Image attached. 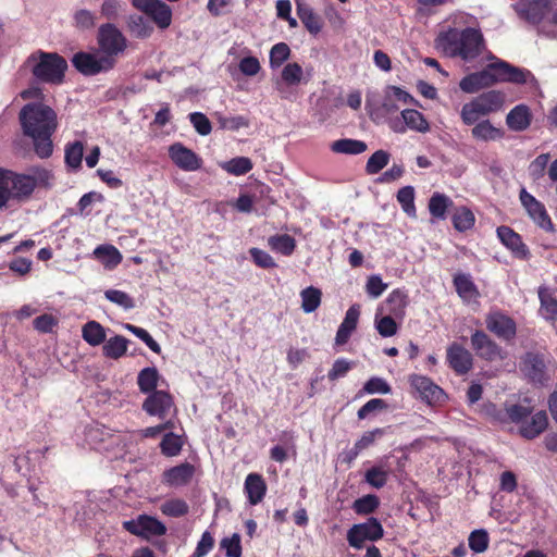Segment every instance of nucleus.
Wrapping results in <instances>:
<instances>
[{
    "mask_svg": "<svg viewBox=\"0 0 557 557\" xmlns=\"http://www.w3.org/2000/svg\"><path fill=\"white\" fill-rule=\"evenodd\" d=\"M380 505L377 496L369 494L356 499L352 504V509L358 515L372 513Z\"/></svg>",
    "mask_w": 557,
    "mask_h": 557,
    "instance_id": "obj_51",
    "label": "nucleus"
},
{
    "mask_svg": "<svg viewBox=\"0 0 557 557\" xmlns=\"http://www.w3.org/2000/svg\"><path fill=\"white\" fill-rule=\"evenodd\" d=\"M123 327L141 339L153 352L160 354V345L151 337V335L143 327L125 323Z\"/></svg>",
    "mask_w": 557,
    "mask_h": 557,
    "instance_id": "obj_56",
    "label": "nucleus"
},
{
    "mask_svg": "<svg viewBox=\"0 0 557 557\" xmlns=\"http://www.w3.org/2000/svg\"><path fill=\"white\" fill-rule=\"evenodd\" d=\"M268 245L272 250L289 256L296 247V242L292 236L283 234L269 237Z\"/></svg>",
    "mask_w": 557,
    "mask_h": 557,
    "instance_id": "obj_41",
    "label": "nucleus"
},
{
    "mask_svg": "<svg viewBox=\"0 0 557 557\" xmlns=\"http://www.w3.org/2000/svg\"><path fill=\"white\" fill-rule=\"evenodd\" d=\"M160 380V373L154 367L144 368L138 372L137 375V385L141 393L151 394L156 392Z\"/></svg>",
    "mask_w": 557,
    "mask_h": 557,
    "instance_id": "obj_28",
    "label": "nucleus"
},
{
    "mask_svg": "<svg viewBox=\"0 0 557 557\" xmlns=\"http://www.w3.org/2000/svg\"><path fill=\"white\" fill-rule=\"evenodd\" d=\"M214 546V539L209 531L202 533L193 557H205Z\"/></svg>",
    "mask_w": 557,
    "mask_h": 557,
    "instance_id": "obj_64",
    "label": "nucleus"
},
{
    "mask_svg": "<svg viewBox=\"0 0 557 557\" xmlns=\"http://www.w3.org/2000/svg\"><path fill=\"white\" fill-rule=\"evenodd\" d=\"M24 135L32 138L36 154L49 158L53 151L52 134L58 127L57 113L42 102L27 103L18 114Z\"/></svg>",
    "mask_w": 557,
    "mask_h": 557,
    "instance_id": "obj_1",
    "label": "nucleus"
},
{
    "mask_svg": "<svg viewBox=\"0 0 557 557\" xmlns=\"http://www.w3.org/2000/svg\"><path fill=\"white\" fill-rule=\"evenodd\" d=\"M123 528L129 533L146 540L166 533L164 523L148 515H140L136 519L124 521Z\"/></svg>",
    "mask_w": 557,
    "mask_h": 557,
    "instance_id": "obj_8",
    "label": "nucleus"
},
{
    "mask_svg": "<svg viewBox=\"0 0 557 557\" xmlns=\"http://www.w3.org/2000/svg\"><path fill=\"white\" fill-rule=\"evenodd\" d=\"M472 137L476 140L493 141L504 136L500 128L495 127L488 120H483L471 129Z\"/></svg>",
    "mask_w": 557,
    "mask_h": 557,
    "instance_id": "obj_29",
    "label": "nucleus"
},
{
    "mask_svg": "<svg viewBox=\"0 0 557 557\" xmlns=\"http://www.w3.org/2000/svg\"><path fill=\"white\" fill-rule=\"evenodd\" d=\"M73 18L75 27L81 30L91 29L96 24V14L86 9L77 10Z\"/></svg>",
    "mask_w": 557,
    "mask_h": 557,
    "instance_id": "obj_59",
    "label": "nucleus"
},
{
    "mask_svg": "<svg viewBox=\"0 0 557 557\" xmlns=\"http://www.w3.org/2000/svg\"><path fill=\"white\" fill-rule=\"evenodd\" d=\"M82 337L90 346H99L107 338L106 329L97 321H88L82 327Z\"/></svg>",
    "mask_w": 557,
    "mask_h": 557,
    "instance_id": "obj_30",
    "label": "nucleus"
},
{
    "mask_svg": "<svg viewBox=\"0 0 557 557\" xmlns=\"http://www.w3.org/2000/svg\"><path fill=\"white\" fill-rule=\"evenodd\" d=\"M359 315L360 306L358 304L350 306L349 309L346 311L345 318L337 330L335 336L336 345H344L348 342L351 333L357 327Z\"/></svg>",
    "mask_w": 557,
    "mask_h": 557,
    "instance_id": "obj_22",
    "label": "nucleus"
},
{
    "mask_svg": "<svg viewBox=\"0 0 557 557\" xmlns=\"http://www.w3.org/2000/svg\"><path fill=\"white\" fill-rule=\"evenodd\" d=\"M495 83L494 72L491 69V65L481 72L472 73L463 77L459 87L462 91L468 94H473L479 91L482 88L488 87Z\"/></svg>",
    "mask_w": 557,
    "mask_h": 557,
    "instance_id": "obj_19",
    "label": "nucleus"
},
{
    "mask_svg": "<svg viewBox=\"0 0 557 557\" xmlns=\"http://www.w3.org/2000/svg\"><path fill=\"white\" fill-rule=\"evenodd\" d=\"M331 149L336 153L359 154L366 151L367 145L357 139H339L332 143Z\"/></svg>",
    "mask_w": 557,
    "mask_h": 557,
    "instance_id": "obj_38",
    "label": "nucleus"
},
{
    "mask_svg": "<svg viewBox=\"0 0 557 557\" xmlns=\"http://www.w3.org/2000/svg\"><path fill=\"white\" fill-rule=\"evenodd\" d=\"M26 65L38 81L49 84H60L67 69L66 61L58 53L44 51L32 53Z\"/></svg>",
    "mask_w": 557,
    "mask_h": 557,
    "instance_id": "obj_4",
    "label": "nucleus"
},
{
    "mask_svg": "<svg viewBox=\"0 0 557 557\" xmlns=\"http://www.w3.org/2000/svg\"><path fill=\"white\" fill-rule=\"evenodd\" d=\"M97 41L104 58H109L114 66L116 59L127 47L125 36L113 24H103L98 29Z\"/></svg>",
    "mask_w": 557,
    "mask_h": 557,
    "instance_id": "obj_5",
    "label": "nucleus"
},
{
    "mask_svg": "<svg viewBox=\"0 0 557 557\" xmlns=\"http://www.w3.org/2000/svg\"><path fill=\"white\" fill-rule=\"evenodd\" d=\"M281 82L287 86H297L306 82L302 66L297 62L285 64L281 72Z\"/></svg>",
    "mask_w": 557,
    "mask_h": 557,
    "instance_id": "obj_35",
    "label": "nucleus"
},
{
    "mask_svg": "<svg viewBox=\"0 0 557 557\" xmlns=\"http://www.w3.org/2000/svg\"><path fill=\"white\" fill-rule=\"evenodd\" d=\"M195 468L188 462L181 463L163 472V483L169 486H182L193 478Z\"/></svg>",
    "mask_w": 557,
    "mask_h": 557,
    "instance_id": "obj_23",
    "label": "nucleus"
},
{
    "mask_svg": "<svg viewBox=\"0 0 557 557\" xmlns=\"http://www.w3.org/2000/svg\"><path fill=\"white\" fill-rule=\"evenodd\" d=\"M374 324L377 333L383 337H391L398 330L397 323L391 315L379 317V313H376Z\"/></svg>",
    "mask_w": 557,
    "mask_h": 557,
    "instance_id": "obj_53",
    "label": "nucleus"
},
{
    "mask_svg": "<svg viewBox=\"0 0 557 557\" xmlns=\"http://www.w3.org/2000/svg\"><path fill=\"white\" fill-rule=\"evenodd\" d=\"M220 545L222 549H225L226 557L242 556L240 535L238 533H234L230 537H224Z\"/></svg>",
    "mask_w": 557,
    "mask_h": 557,
    "instance_id": "obj_60",
    "label": "nucleus"
},
{
    "mask_svg": "<svg viewBox=\"0 0 557 557\" xmlns=\"http://www.w3.org/2000/svg\"><path fill=\"white\" fill-rule=\"evenodd\" d=\"M509 420L513 423L521 424L532 413V408L523 405H510L506 408Z\"/></svg>",
    "mask_w": 557,
    "mask_h": 557,
    "instance_id": "obj_62",
    "label": "nucleus"
},
{
    "mask_svg": "<svg viewBox=\"0 0 557 557\" xmlns=\"http://www.w3.org/2000/svg\"><path fill=\"white\" fill-rule=\"evenodd\" d=\"M389 469L381 463L367 470L364 481L374 488L383 487L388 480Z\"/></svg>",
    "mask_w": 557,
    "mask_h": 557,
    "instance_id": "obj_40",
    "label": "nucleus"
},
{
    "mask_svg": "<svg viewBox=\"0 0 557 557\" xmlns=\"http://www.w3.org/2000/svg\"><path fill=\"white\" fill-rule=\"evenodd\" d=\"M474 222L475 218L473 212L466 207L457 208L453 215V224L459 232H466L472 228Z\"/></svg>",
    "mask_w": 557,
    "mask_h": 557,
    "instance_id": "obj_44",
    "label": "nucleus"
},
{
    "mask_svg": "<svg viewBox=\"0 0 557 557\" xmlns=\"http://www.w3.org/2000/svg\"><path fill=\"white\" fill-rule=\"evenodd\" d=\"M485 322L486 327L499 338L509 341L516 335L515 321L500 312L490 313Z\"/></svg>",
    "mask_w": 557,
    "mask_h": 557,
    "instance_id": "obj_16",
    "label": "nucleus"
},
{
    "mask_svg": "<svg viewBox=\"0 0 557 557\" xmlns=\"http://www.w3.org/2000/svg\"><path fill=\"white\" fill-rule=\"evenodd\" d=\"M297 4V14L305 25V27L311 33V34H318L321 28V22L319 17L313 13V11L306 5L300 0H296Z\"/></svg>",
    "mask_w": 557,
    "mask_h": 557,
    "instance_id": "obj_34",
    "label": "nucleus"
},
{
    "mask_svg": "<svg viewBox=\"0 0 557 557\" xmlns=\"http://www.w3.org/2000/svg\"><path fill=\"white\" fill-rule=\"evenodd\" d=\"M539 298L541 301V314L544 319L549 321L557 320V299L545 287H540Z\"/></svg>",
    "mask_w": 557,
    "mask_h": 557,
    "instance_id": "obj_32",
    "label": "nucleus"
},
{
    "mask_svg": "<svg viewBox=\"0 0 557 557\" xmlns=\"http://www.w3.org/2000/svg\"><path fill=\"white\" fill-rule=\"evenodd\" d=\"M169 156L176 166L187 172L197 171L202 164V160L194 151L180 143L170 146Z\"/></svg>",
    "mask_w": 557,
    "mask_h": 557,
    "instance_id": "obj_10",
    "label": "nucleus"
},
{
    "mask_svg": "<svg viewBox=\"0 0 557 557\" xmlns=\"http://www.w3.org/2000/svg\"><path fill=\"white\" fill-rule=\"evenodd\" d=\"M520 200L523 207L527 209L531 219L542 228L552 230L553 223L546 213L544 206L537 201L532 195L527 193L525 189L520 191Z\"/></svg>",
    "mask_w": 557,
    "mask_h": 557,
    "instance_id": "obj_15",
    "label": "nucleus"
},
{
    "mask_svg": "<svg viewBox=\"0 0 557 557\" xmlns=\"http://www.w3.org/2000/svg\"><path fill=\"white\" fill-rule=\"evenodd\" d=\"M300 297L301 309L306 313H311L319 308L321 304L322 293L319 288L309 286L301 290Z\"/></svg>",
    "mask_w": 557,
    "mask_h": 557,
    "instance_id": "obj_39",
    "label": "nucleus"
},
{
    "mask_svg": "<svg viewBox=\"0 0 557 557\" xmlns=\"http://www.w3.org/2000/svg\"><path fill=\"white\" fill-rule=\"evenodd\" d=\"M548 425V418L545 411L531 413L530 419H525L519 428V434L527 438L533 440L542 434Z\"/></svg>",
    "mask_w": 557,
    "mask_h": 557,
    "instance_id": "obj_21",
    "label": "nucleus"
},
{
    "mask_svg": "<svg viewBox=\"0 0 557 557\" xmlns=\"http://www.w3.org/2000/svg\"><path fill=\"white\" fill-rule=\"evenodd\" d=\"M132 3L147 14L159 28L165 29L171 25L172 10L161 0H132Z\"/></svg>",
    "mask_w": 557,
    "mask_h": 557,
    "instance_id": "obj_9",
    "label": "nucleus"
},
{
    "mask_svg": "<svg viewBox=\"0 0 557 557\" xmlns=\"http://www.w3.org/2000/svg\"><path fill=\"white\" fill-rule=\"evenodd\" d=\"M84 146L82 141H74L65 148V162L73 169H78L82 164Z\"/></svg>",
    "mask_w": 557,
    "mask_h": 557,
    "instance_id": "obj_52",
    "label": "nucleus"
},
{
    "mask_svg": "<svg viewBox=\"0 0 557 557\" xmlns=\"http://www.w3.org/2000/svg\"><path fill=\"white\" fill-rule=\"evenodd\" d=\"M74 67L84 75H97L108 72L114 66L109 58H104L100 50L94 52H77L72 58Z\"/></svg>",
    "mask_w": 557,
    "mask_h": 557,
    "instance_id": "obj_6",
    "label": "nucleus"
},
{
    "mask_svg": "<svg viewBox=\"0 0 557 557\" xmlns=\"http://www.w3.org/2000/svg\"><path fill=\"white\" fill-rule=\"evenodd\" d=\"M245 492L251 505L259 504L267 492L263 478L258 473H249L245 480Z\"/></svg>",
    "mask_w": 557,
    "mask_h": 557,
    "instance_id": "obj_25",
    "label": "nucleus"
},
{
    "mask_svg": "<svg viewBox=\"0 0 557 557\" xmlns=\"http://www.w3.org/2000/svg\"><path fill=\"white\" fill-rule=\"evenodd\" d=\"M94 256L108 269L115 268L122 261L121 252L112 245H100L96 247Z\"/></svg>",
    "mask_w": 557,
    "mask_h": 557,
    "instance_id": "obj_31",
    "label": "nucleus"
},
{
    "mask_svg": "<svg viewBox=\"0 0 557 557\" xmlns=\"http://www.w3.org/2000/svg\"><path fill=\"white\" fill-rule=\"evenodd\" d=\"M219 125L228 131H238L239 128L247 127L249 125L248 119L243 115H234V116H218Z\"/></svg>",
    "mask_w": 557,
    "mask_h": 557,
    "instance_id": "obj_61",
    "label": "nucleus"
},
{
    "mask_svg": "<svg viewBox=\"0 0 557 557\" xmlns=\"http://www.w3.org/2000/svg\"><path fill=\"white\" fill-rule=\"evenodd\" d=\"M454 284L458 295L466 301H471L479 295L476 287L469 275H456L454 278Z\"/></svg>",
    "mask_w": 557,
    "mask_h": 557,
    "instance_id": "obj_36",
    "label": "nucleus"
},
{
    "mask_svg": "<svg viewBox=\"0 0 557 557\" xmlns=\"http://www.w3.org/2000/svg\"><path fill=\"white\" fill-rule=\"evenodd\" d=\"M491 69L494 72L495 82L523 84L531 76L529 71L515 67L503 61L491 64Z\"/></svg>",
    "mask_w": 557,
    "mask_h": 557,
    "instance_id": "obj_17",
    "label": "nucleus"
},
{
    "mask_svg": "<svg viewBox=\"0 0 557 557\" xmlns=\"http://www.w3.org/2000/svg\"><path fill=\"white\" fill-rule=\"evenodd\" d=\"M410 384L422 400L429 405L441 403L445 396L443 389L423 375H411Z\"/></svg>",
    "mask_w": 557,
    "mask_h": 557,
    "instance_id": "obj_11",
    "label": "nucleus"
},
{
    "mask_svg": "<svg viewBox=\"0 0 557 557\" xmlns=\"http://www.w3.org/2000/svg\"><path fill=\"white\" fill-rule=\"evenodd\" d=\"M471 344L476 354L483 359L495 360L503 358L500 347L481 331H476L471 336Z\"/></svg>",
    "mask_w": 557,
    "mask_h": 557,
    "instance_id": "obj_18",
    "label": "nucleus"
},
{
    "mask_svg": "<svg viewBox=\"0 0 557 557\" xmlns=\"http://www.w3.org/2000/svg\"><path fill=\"white\" fill-rule=\"evenodd\" d=\"M220 166L227 173L239 176L248 173L252 169V162L247 157H236L221 163Z\"/></svg>",
    "mask_w": 557,
    "mask_h": 557,
    "instance_id": "obj_43",
    "label": "nucleus"
},
{
    "mask_svg": "<svg viewBox=\"0 0 557 557\" xmlns=\"http://www.w3.org/2000/svg\"><path fill=\"white\" fill-rule=\"evenodd\" d=\"M52 181V173L44 168H33L27 173L0 169V209L11 201L29 200L37 187H50Z\"/></svg>",
    "mask_w": 557,
    "mask_h": 557,
    "instance_id": "obj_2",
    "label": "nucleus"
},
{
    "mask_svg": "<svg viewBox=\"0 0 557 557\" xmlns=\"http://www.w3.org/2000/svg\"><path fill=\"white\" fill-rule=\"evenodd\" d=\"M468 542L474 553H483L488 547V534L485 530H475L470 533Z\"/></svg>",
    "mask_w": 557,
    "mask_h": 557,
    "instance_id": "obj_58",
    "label": "nucleus"
},
{
    "mask_svg": "<svg viewBox=\"0 0 557 557\" xmlns=\"http://www.w3.org/2000/svg\"><path fill=\"white\" fill-rule=\"evenodd\" d=\"M160 446L162 454L169 457H173L180 454L183 446V442L178 435H175L174 433L170 432L164 435Z\"/></svg>",
    "mask_w": 557,
    "mask_h": 557,
    "instance_id": "obj_54",
    "label": "nucleus"
},
{
    "mask_svg": "<svg viewBox=\"0 0 557 557\" xmlns=\"http://www.w3.org/2000/svg\"><path fill=\"white\" fill-rule=\"evenodd\" d=\"M523 370L532 380H540L545 370L543 356L535 352H528L523 358Z\"/></svg>",
    "mask_w": 557,
    "mask_h": 557,
    "instance_id": "obj_33",
    "label": "nucleus"
},
{
    "mask_svg": "<svg viewBox=\"0 0 557 557\" xmlns=\"http://www.w3.org/2000/svg\"><path fill=\"white\" fill-rule=\"evenodd\" d=\"M447 362L457 374H466L472 369L473 358L471 352L457 343L447 348Z\"/></svg>",
    "mask_w": 557,
    "mask_h": 557,
    "instance_id": "obj_14",
    "label": "nucleus"
},
{
    "mask_svg": "<svg viewBox=\"0 0 557 557\" xmlns=\"http://www.w3.org/2000/svg\"><path fill=\"white\" fill-rule=\"evenodd\" d=\"M127 24L131 34L136 38H147L153 32V27L149 21L140 15H131Z\"/></svg>",
    "mask_w": 557,
    "mask_h": 557,
    "instance_id": "obj_42",
    "label": "nucleus"
},
{
    "mask_svg": "<svg viewBox=\"0 0 557 557\" xmlns=\"http://www.w3.org/2000/svg\"><path fill=\"white\" fill-rule=\"evenodd\" d=\"M483 47V38L480 30L474 28H466L461 32L450 29L437 39V48L446 55L461 57L470 60L480 54Z\"/></svg>",
    "mask_w": 557,
    "mask_h": 557,
    "instance_id": "obj_3",
    "label": "nucleus"
},
{
    "mask_svg": "<svg viewBox=\"0 0 557 557\" xmlns=\"http://www.w3.org/2000/svg\"><path fill=\"white\" fill-rule=\"evenodd\" d=\"M238 69L246 76H256L260 72L261 65L256 57L248 55L239 61Z\"/></svg>",
    "mask_w": 557,
    "mask_h": 557,
    "instance_id": "obj_63",
    "label": "nucleus"
},
{
    "mask_svg": "<svg viewBox=\"0 0 557 557\" xmlns=\"http://www.w3.org/2000/svg\"><path fill=\"white\" fill-rule=\"evenodd\" d=\"M389 154L384 150L375 151L367 162V172L369 174H376L388 163Z\"/></svg>",
    "mask_w": 557,
    "mask_h": 557,
    "instance_id": "obj_57",
    "label": "nucleus"
},
{
    "mask_svg": "<svg viewBox=\"0 0 557 557\" xmlns=\"http://www.w3.org/2000/svg\"><path fill=\"white\" fill-rule=\"evenodd\" d=\"M451 203V200L446 195L435 193L430 198L429 211L434 218L445 219L446 210Z\"/></svg>",
    "mask_w": 557,
    "mask_h": 557,
    "instance_id": "obj_47",
    "label": "nucleus"
},
{
    "mask_svg": "<svg viewBox=\"0 0 557 557\" xmlns=\"http://www.w3.org/2000/svg\"><path fill=\"white\" fill-rule=\"evenodd\" d=\"M384 535L381 522L375 518H370L367 522L354 524L347 532L349 545L356 549H361L366 541H377Z\"/></svg>",
    "mask_w": 557,
    "mask_h": 557,
    "instance_id": "obj_7",
    "label": "nucleus"
},
{
    "mask_svg": "<svg viewBox=\"0 0 557 557\" xmlns=\"http://www.w3.org/2000/svg\"><path fill=\"white\" fill-rule=\"evenodd\" d=\"M532 115L524 104H518L506 116L507 126L515 132L527 129L531 124Z\"/></svg>",
    "mask_w": 557,
    "mask_h": 557,
    "instance_id": "obj_24",
    "label": "nucleus"
},
{
    "mask_svg": "<svg viewBox=\"0 0 557 557\" xmlns=\"http://www.w3.org/2000/svg\"><path fill=\"white\" fill-rule=\"evenodd\" d=\"M497 237L505 245L515 257L519 259H528L529 250L527 246L522 243V239L519 234L513 232L508 226H499L497 228Z\"/></svg>",
    "mask_w": 557,
    "mask_h": 557,
    "instance_id": "obj_20",
    "label": "nucleus"
},
{
    "mask_svg": "<svg viewBox=\"0 0 557 557\" xmlns=\"http://www.w3.org/2000/svg\"><path fill=\"white\" fill-rule=\"evenodd\" d=\"M385 433L386 429L382 428H376L374 430L364 432L362 436L354 445V456H358L360 451L373 445L375 441L381 438Z\"/></svg>",
    "mask_w": 557,
    "mask_h": 557,
    "instance_id": "obj_48",
    "label": "nucleus"
},
{
    "mask_svg": "<svg viewBox=\"0 0 557 557\" xmlns=\"http://www.w3.org/2000/svg\"><path fill=\"white\" fill-rule=\"evenodd\" d=\"M483 112L488 115L503 108L504 95L497 90H490L473 98Z\"/></svg>",
    "mask_w": 557,
    "mask_h": 557,
    "instance_id": "obj_27",
    "label": "nucleus"
},
{
    "mask_svg": "<svg viewBox=\"0 0 557 557\" xmlns=\"http://www.w3.org/2000/svg\"><path fill=\"white\" fill-rule=\"evenodd\" d=\"M483 116H486V114L473 99L465 103L460 111V117L466 125L479 123V120Z\"/></svg>",
    "mask_w": 557,
    "mask_h": 557,
    "instance_id": "obj_49",
    "label": "nucleus"
},
{
    "mask_svg": "<svg viewBox=\"0 0 557 557\" xmlns=\"http://www.w3.org/2000/svg\"><path fill=\"white\" fill-rule=\"evenodd\" d=\"M397 201L400 203L403 210L410 218L417 216L414 206V189L412 186H405L397 193Z\"/></svg>",
    "mask_w": 557,
    "mask_h": 557,
    "instance_id": "obj_46",
    "label": "nucleus"
},
{
    "mask_svg": "<svg viewBox=\"0 0 557 557\" xmlns=\"http://www.w3.org/2000/svg\"><path fill=\"white\" fill-rule=\"evenodd\" d=\"M173 406L174 403L169 393L164 391H156L145 399L143 409L149 416H157L163 419L168 416Z\"/></svg>",
    "mask_w": 557,
    "mask_h": 557,
    "instance_id": "obj_13",
    "label": "nucleus"
},
{
    "mask_svg": "<svg viewBox=\"0 0 557 557\" xmlns=\"http://www.w3.org/2000/svg\"><path fill=\"white\" fill-rule=\"evenodd\" d=\"M104 297L122 307L123 309L125 310H131L135 307V302H134V299L128 295L126 294L125 292H122V290H119V289H108L104 292Z\"/></svg>",
    "mask_w": 557,
    "mask_h": 557,
    "instance_id": "obj_55",
    "label": "nucleus"
},
{
    "mask_svg": "<svg viewBox=\"0 0 557 557\" xmlns=\"http://www.w3.org/2000/svg\"><path fill=\"white\" fill-rule=\"evenodd\" d=\"M290 57V48L285 42L275 44L269 55V65L272 70L281 67Z\"/></svg>",
    "mask_w": 557,
    "mask_h": 557,
    "instance_id": "obj_45",
    "label": "nucleus"
},
{
    "mask_svg": "<svg viewBox=\"0 0 557 557\" xmlns=\"http://www.w3.org/2000/svg\"><path fill=\"white\" fill-rule=\"evenodd\" d=\"M129 341L122 335H114L102 344V354L106 358L117 360L126 355Z\"/></svg>",
    "mask_w": 557,
    "mask_h": 557,
    "instance_id": "obj_26",
    "label": "nucleus"
},
{
    "mask_svg": "<svg viewBox=\"0 0 557 557\" xmlns=\"http://www.w3.org/2000/svg\"><path fill=\"white\" fill-rule=\"evenodd\" d=\"M401 119L404 124L399 122H392L391 127L396 133H405L406 129H411L418 133H428L430 131V124L423 114L414 109H405L401 111Z\"/></svg>",
    "mask_w": 557,
    "mask_h": 557,
    "instance_id": "obj_12",
    "label": "nucleus"
},
{
    "mask_svg": "<svg viewBox=\"0 0 557 557\" xmlns=\"http://www.w3.org/2000/svg\"><path fill=\"white\" fill-rule=\"evenodd\" d=\"M386 304L388 305L389 314L395 318H403L405 314V308L408 305V296L405 292L395 289L388 295Z\"/></svg>",
    "mask_w": 557,
    "mask_h": 557,
    "instance_id": "obj_37",
    "label": "nucleus"
},
{
    "mask_svg": "<svg viewBox=\"0 0 557 557\" xmlns=\"http://www.w3.org/2000/svg\"><path fill=\"white\" fill-rule=\"evenodd\" d=\"M160 510L169 517H182L188 512V505L183 499L174 498L164 502L160 506Z\"/></svg>",
    "mask_w": 557,
    "mask_h": 557,
    "instance_id": "obj_50",
    "label": "nucleus"
}]
</instances>
